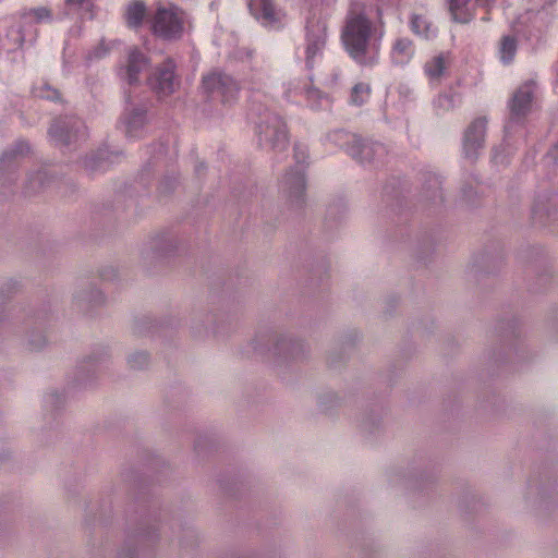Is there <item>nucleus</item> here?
Returning a JSON list of instances; mask_svg holds the SVG:
<instances>
[{
    "instance_id": "nucleus-1",
    "label": "nucleus",
    "mask_w": 558,
    "mask_h": 558,
    "mask_svg": "<svg viewBox=\"0 0 558 558\" xmlns=\"http://www.w3.org/2000/svg\"><path fill=\"white\" fill-rule=\"evenodd\" d=\"M372 23L362 12H351L342 31L344 49L359 63L371 64L376 51L371 46Z\"/></svg>"
},
{
    "instance_id": "nucleus-2",
    "label": "nucleus",
    "mask_w": 558,
    "mask_h": 558,
    "mask_svg": "<svg viewBox=\"0 0 558 558\" xmlns=\"http://www.w3.org/2000/svg\"><path fill=\"white\" fill-rule=\"evenodd\" d=\"M259 144L267 149L282 151L288 144L287 130L283 121L274 112L265 110L257 121Z\"/></svg>"
},
{
    "instance_id": "nucleus-3",
    "label": "nucleus",
    "mask_w": 558,
    "mask_h": 558,
    "mask_svg": "<svg viewBox=\"0 0 558 558\" xmlns=\"http://www.w3.org/2000/svg\"><path fill=\"white\" fill-rule=\"evenodd\" d=\"M184 24V13L177 7H160L151 19V31L163 39H177L182 36Z\"/></svg>"
},
{
    "instance_id": "nucleus-4",
    "label": "nucleus",
    "mask_w": 558,
    "mask_h": 558,
    "mask_svg": "<svg viewBox=\"0 0 558 558\" xmlns=\"http://www.w3.org/2000/svg\"><path fill=\"white\" fill-rule=\"evenodd\" d=\"M331 140L339 146H344L348 154L361 162H368L377 157H381L385 153L383 145L369 141H362L354 135H349L341 131L335 132Z\"/></svg>"
},
{
    "instance_id": "nucleus-5",
    "label": "nucleus",
    "mask_w": 558,
    "mask_h": 558,
    "mask_svg": "<svg viewBox=\"0 0 558 558\" xmlns=\"http://www.w3.org/2000/svg\"><path fill=\"white\" fill-rule=\"evenodd\" d=\"M326 25L322 22H311L306 27L305 39V63L308 69H313L323 59L326 45Z\"/></svg>"
},
{
    "instance_id": "nucleus-6",
    "label": "nucleus",
    "mask_w": 558,
    "mask_h": 558,
    "mask_svg": "<svg viewBox=\"0 0 558 558\" xmlns=\"http://www.w3.org/2000/svg\"><path fill=\"white\" fill-rule=\"evenodd\" d=\"M534 94V84L529 82L521 85L513 94L510 102V118L506 124V131L509 132L514 123H518L523 117H525L532 107V99Z\"/></svg>"
},
{
    "instance_id": "nucleus-7",
    "label": "nucleus",
    "mask_w": 558,
    "mask_h": 558,
    "mask_svg": "<svg viewBox=\"0 0 558 558\" xmlns=\"http://www.w3.org/2000/svg\"><path fill=\"white\" fill-rule=\"evenodd\" d=\"M248 8L252 15L269 28L279 27L286 17L284 12L276 5L275 0H248Z\"/></svg>"
},
{
    "instance_id": "nucleus-8",
    "label": "nucleus",
    "mask_w": 558,
    "mask_h": 558,
    "mask_svg": "<svg viewBox=\"0 0 558 558\" xmlns=\"http://www.w3.org/2000/svg\"><path fill=\"white\" fill-rule=\"evenodd\" d=\"M149 85L159 98L173 94L179 87L173 62L168 60L162 66L157 68L149 77Z\"/></svg>"
},
{
    "instance_id": "nucleus-9",
    "label": "nucleus",
    "mask_w": 558,
    "mask_h": 558,
    "mask_svg": "<svg viewBox=\"0 0 558 558\" xmlns=\"http://www.w3.org/2000/svg\"><path fill=\"white\" fill-rule=\"evenodd\" d=\"M203 89L221 100L230 101L238 92V84L230 77L220 72H213L203 77Z\"/></svg>"
},
{
    "instance_id": "nucleus-10",
    "label": "nucleus",
    "mask_w": 558,
    "mask_h": 558,
    "mask_svg": "<svg viewBox=\"0 0 558 558\" xmlns=\"http://www.w3.org/2000/svg\"><path fill=\"white\" fill-rule=\"evenodd\" d=\"M148 65V59L135 47L128 51L126 64L118 70L119 76L129 84L138 81L140 73Z\"/></svg>"
},
{
    "instance_id": "nucleus-11",
    "label": "nucleus",
    "mask_w": 558,
    "mask_h": 558,
    "mask_svg": "<svg viewBox=\"0 0 558 558\" xmlns=\"http://www.w3.org/2000/svg\"><path fill=\"white\" fill-rule=\"evenodd\" d=\"M146 125V114L143 109L128 108L121 117L120 129L131 138L140 137L144 134Z\"/></svg>"
},
{
    "instance_id": "nucleus-12",
    "label": "nucleus",
    "mask_w": 558,
    "mask_h": 558,
    "mask_svg": "<svg viewBox=\"0 0 558 558\" xmlns=\"http://www.w3.org/2000/svg\"><path fill=\"white\" fill-rule=\"evenodd\" d=\"M485 132L486 120L484 118H478L470 124L463 142V149L468 157H474L477 150L483 147Z\"/></svg>"
},
{
    "instance_id": "nucleus-13",
    "label": "nucleus",
    "mask_w": 558,
    "mask_h": 558,
    "mask_svg": "<svg viewBox=\"0 0 558 558\" xmlns=\"http://www.w3.org/2000/svg\"><path fill=\"white\" fill-rule=\"evenodd\" d=\"M80 121H59L49 130L50 136L60 144H68L78 136Z\"/></svg>"
},
{
    "instance_id": "nucleus-14",
    "label": "nucleus",
    "mask_w": 558,
    "mask_h": 558,
    "mask_svg": "<svg viewBox=\"0 0 558 558\" xmlns=\"http://www.w3.org/2000/svg\"><path fill=\"white\" fill-rule=\"evenodd\" d=\"M451 63L449 53H440L433 57L424 65V73L430 83H438L445 75L446 70Z\"/></svg>"
},
{
    "instance_id": "nucleus-15",
    "label": "nucleus",
    "mask_w": 558,
    "mask_h": 558,
    "mask_svg": "<svg viewBox=\"0 0 558 558\" xmlns=\"http://www.w3.org/2000/svg\"><path fill=\"white\" fill-rule=\"evenodd\" d=\"M123 16L129 27H140L147 16L146 4L143 0H131L125 4Z\"/></svg>"
},
{
    "instance_id": "nucleus-16",
    "label": "nucleus",
    "mask_w": 558,
    "mask_h": 558,
    "mask_svg": "<svg viewBox=\"0 0 558 558\" xmlns=\"http://www.w3.org/2000/svg\"><path fill=\"white\" fill-rule=\"evenodd\" d=\"M24 43V34L20 24L12 25L4 35L0 36V50L13 52L19 50Z\"/></svg>"
},
{
    "instance_id": "nucleus-17",
    "label": "nucleus",
    "mask_w": 558,
    "mask_h": 558,
    "mask_svg": "<svg viewBox=\"0 0 558 558\" xmlns=\"http://www.w3.org/2000/svg\"><path fill=\"white\" fill-rule=\"evenodd\" d=\"M414 56V47L410 39L399 38L393 44L391 58L393 63L403 65L410 62Z\"/></svg>"
},
{
    "instance_id": "nucleus-18",
    "label": "nucleus",
    "mask_w": 558,
    "mask_h": 558,
    "mask_svg": "<svg viewBox=\"0 0 558 558\" xmlns=\"http://www.w3.org/2000/svg\"><path fill=\"white\" fill-rule=\"evenodd\" d=\"M411 29L414 34L425 39L436 36L437 29L429 20L422 14H413L410 21Z\"/></svg>"
},
{
    "instance_id": "nucleus-19",
    "label": "nucleus",
    "mask_w": 558,
    "mask_h": 558,
    "mask_svg": "<svg viewBox=\"0 0 558 558\" xmlns=\"http://www.w3.org/2000/svg\"><path fill=\"white\" fill-rule=\"evenodd\" d=\"M470 0H449V11L456 22L468 23L472 19Z\"/></svg>"
},
{
    "instance_id": "nucleus-20",
    "label": "nucleus",
    "mask_w": 558,
    "mask_h": 558,
    "mask_svg": "<svg viewBox=\"0 0 558 558\" xmlns=\"http://www.w3.org/2000/svg\"><path fill=\"white\" fill-rule=\"evenodd\" d=\"M284 185L287 186L291 196L299 197L305 190V178L301 171H298L284 179Z\"/></svg>"
},
{
    "instance_id": "nucleus-21",
    "label": "nucleus",
    "mask_w": 558,
    "mask_h": 558,
    "mask_svg": "<svg viewBox=\"0 0 558 558\" xmlns=\"http://www.w3.org/2000/svg\"><path fill=\"white\" fill-rule=\"evenodd\" d=\"M517 52V41L511 36H505L501 39L499 47V56L500 60L506 64L510 63L513 60V57Z\"/></svg>"
},
{
    "instance_id": "nucleus-22",
    "label": "nucleus",
    "mask_w": 558,
    "mask_h": 558,
    "mask_svg": "<svg viewBox=\"0 0 558 558\" xmlns=\"http://www.w3.org/2000/svg\"><path fill=\"white\" fill-rule=\"evenodd\" d=\"M371 87L366 83H359L352 88L351 102L354 105H363L369 97Z\"/></svg>"
},
{
    "instance_id": "nucleus-23",
    "label": "nucleus",
    "mask_w": 558,
    "mask_h": 558,
    "mask_svg": "<svg viewBox=\"0 0 558 558\" xmlns=\"http://www.w3.org/2000/svg\"><path fill=\"white\" fill-rule=\"evenodd\" d=\"M149 356L145 351H135L128 357V364L132 368H142L148 364Z\"/></svg>"
},
{
    "instance_id": "nucleus-24",
    "label": "nucleus",
    "mask_w": 558,
    "mask_h": 558,
    "mask_svg": "<svg viewBox=\"0 0 558 558\" xmlns=\"http://www.w3.org/2000/svg\"><path fill=\"white\" fill-rule=\"evenodd\" d=\"M26 15L35 22H48L51 20V12L46 7H39L29 10Z\"/></svg>"
},
{
    "instance_id": "nucleus-25",
    "label": "nucleus",
    "mask_w": 558,
    "mask_h": 558,
    "mask_svg": "<svg viewBox=\"0 0 558 558\" xmlns=\"http://www.w3.org/2000/svg\"><path fill=\"white\" fill-rule=\"evenodd\" d=\"M434 104H435V107H437L438 109H441V110H449V109L453 108V106H454L453 99L447 95H440L435 100Z\"/></svg>"
},
{
    "instance_id": "nucleus-26",
    "label": "nucleus",
    "mask_w": 558,
    "mask_h": 558,
    "mask_svg": "<svg viewBox=\"0 0 558 558\" xmlns=\"http://www.w3.org/2000/svg\"><path fill=\"white\" fill-rule=\"evenodd\" d=\"M108 50H109V47H108V46H106V45L102 43L99 47H97V48L95 49V51L93 52V53H94L93 56H94V58H96V59H98V58H102L104 56H106V53L108 52Z\"/></svg>"
},
{
    "instance_id": "nucleus-27",
    "label": "nucleus",
    "mask_w": 558,
    "mask_h": 558,
    "mask_svg": "<svg viewBox=\"0 0 558 558\" xmlns=\"http://www.w3.org/2000/svg\"><path fill=\"white\" fill-rule=\"evenodd\" d=\"M306 96L308 98V100H315L317 98H322L320 97V93L317 90V89H308L306 90Z\"/></svg>"
},
{
    "instance_id": "nucleus-28",
    "label": "nucleus",
    "mask_w": 558,
    "mask_h": 558,
    "mask_svg": "<svg viewBox=\"0 0 558 558\" xmlns=\"http://www.w3.org/2000/svg\"><path fill=\"white\" fill-rule=\"evenodd\" d=\"M40 97H45V98H49V99H54L57 98V92L56 90H47L46 93H41L39 94Z\"/></svg>"
},
{
    "instance_id": "nucleus-29",
    "label": "nucleus",
    "mask_w": 558,
    "mask_h": 558,
    "mask_svg": "<svg viewBox=\"0 0 558 558\" xmlns=\"http://www.w3.org/2000/svg\"><path fill=\"white\" fill-rule=\"evenodd\" d=\"M85 0H66V5L69 8H73V7H76V5H82L84 4Z\"/></svg>"
},
{
    "instance_id": "nucleus-30",
    "label": "nucleus",
    "mask_w": 558,
    "mask_h": 558,
    "mask_svg": "<svg viewBox=\"0 0 558 558\" xmlns=\"http://www.w3.org/2000/svg\"><path fill=\"white\" fill-rule=\"evenodd\" d=\"M495 0H476V2L482 5H490Z\"/></svg>"
},
{
    "instance_id": "nucleus-31",
    "label": "nucleus",
    "mask_w": 558,
    "mask_h": 558,
    "mask_svg": "<svg viewBox=\"0 0 558 558\" xmlns=\"http://www.w3.org/2000/svg\"><path fill=\"white\" fill-rule=\"evenodd\" d=\"M27 149H28L27 145L26 144H22L21 147H20V153L22 154V153H24V150H27Z\"/></svg>"
}]
</instances>
